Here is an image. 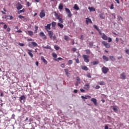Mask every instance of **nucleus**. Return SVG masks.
Returning <instances> with one entry per match:
<instances>
[{
	"label": "nucleus",
	"instance_id": "10",
	"mask_svg": "<svg viewBox=\"0 0 129 129\" xmlns=\"http://www.w3.org/2000/svg\"><path fill=\"white\" fill-rule=\"evenodd\" d=\"M44 28L46 31L48 32L49 30H51V24H47Z\"/></svg>",
	"mask_w": 129,
	"mask_h": 129
},
{
	"label": "nucleus",
	"instance_id": "42",
	"mask_svg": "<svg viewBox=\"0 0 129 129\" xmlns=\"http://www.w3.org/2000/svg\"><path fill=\"white\" fill-rule=\"evenodd\" d=\"M52 38L53 41H56V40H57V37H56V35H54L53 36H52Z\"/></svg>",
	"mask_w": 129,
	"mask_h": 129
},
{
	"label": "nucleus",
	"instance_id": "17",
	"mask_svg": "<svg viewBox=\"0 0 129 129\" xmlns=\"http://www.w3.org/2000/svg\"><path fill=\"white\" fill-rule=\"evenodd\" d=\"M85 97H84V96H82L81 98H82V99H87V97L88 98H91V96L89 95H85Z\"/></svg>",
	"mask_w": 129,
	"mask_h": 129
},
{
	"label": "nucleus",
	"instance_id": "44",
	"mask_svg": "<svg viewBox=\"0 0 129 129\" xmlns=\"http://www.w3.org/2000/svg\"><path fill=\"white\" fill-rule=\"evenodd\" d=\"M58 21H59V23H60V24H63V23L64 22V21H63L62 20V18H60L59 20H58Z\"/></svg>",
	"mask_w": 129,
	"mask_h": 129
},
{
	"label": "nucleus",
	"instance_id": "35",
	"mask_svg": "<svg viewBox=\"0 0 129 129\" xmlns=\"http://www.w3.org/2000/svg\"><path fill=\"white\" fill-rule=\"evenodd\" d=\"M23 8V6H22V5H19L17 7V10H21L22 8Z\"/></svg>",
	"mask_w": 129,
	"mask_h": 129
},
{
	"label": "nucleus",
	"instance_id": "64",
	"mask_svg": "<svg viewBox=\"0 0 129 129\" xmlns=\"http://www.w3.org/2000/svg\"><path fill=\"white\" fill-rule=\"evenodd\" d=\"M110 9L111 10H113V9H114V8L113 7V5L112 4L111 7H110Z\"/></svg>",
	"mask_w": 129,
	"mask_h": 129
},
{
	"label": "nucleus",
	"instance_id": "29",
	"mask_svg": "<svg viewBox=\"0 0 129 129\" xmlns=\"http://www.w3.org/2000/svg\"><path fill=\"white\" fill-rule=\"evenodd\" d=\"M54 16L56 18V19H58L59 17H60V15L58 14L56 12H54Z\"/></svg>",
	"mask_w": 129,
	"mask_h": 129
},
{
	"label": "nucleus",
	"instance_id": "62",
	"mask_svg": "<svg viewBox=\"0 0 129 129\" xmlns=\"http://www.w3.org/2000/svg\"><path fill=\"white\" fill-rule=\"evenodd\" d=\"M8 28V25H4V29L6 30Z\"/></svg>",
	"mask_w": 129,
	"mask_h": 129
},
{
	"label": "nucleus",
	"instance_id": "19",
	"mask_svg": "<svg viewBox=\"0 0 129 129\" xmlns=\"http://www.w3.org/2000/svg\"><path fill=\"white\" fill-rule=\"evenodd\" d=\"M20 100L21 102H22V100L25 101V100H26V97H25L24 95L22 96L21 97H20Z\"/></svg>",
	"mask_w": 129,
	"mask_h": 129
},
{
	"label": "nucleus",
	"instance_id": "26",
	"mask_svg": "<svg viewBox=\"0 0 129 129\" xmlns=\"http://www.w3.org/2000/svg\"><path fill=\"white\" fill-rule=\"evenodd\" d=\"M28 33L30 37H32L33 36V35H34V32H33V31H28Z\"/></svg>",
	"mask_w": 129,
	"mask_h": 129
},
{
	"label": "nucleus",
	"instance_id": "39",
	"mask_svg": "<svg viewBox=\"0 0 129 129\" xmlns=\"http://www.w3.org/2000/svg\"><path fill=\"white\" fill-rule=\"evenodd\" d=\"M117 19L119 21H123V19L122 18V17L120 16H118L117 17Z\"/></svg>",
	"mask_w": 129,
	"mask_h": 129
},
{
	"label": "nucleus",
	"instance_id": "63",
	"mask_svg": "<svg viewBox=\"0 0 129 129\" xmlns=\"http://www.w3.org/2000/svg\"><path fill=\"white\" fill-rule=\"evenodd\" d=\"M23 31H22V30H18L17 31H16V33H22Z\"/></svg>",
	"mask_w": 129,
	"mask_h": 129
},
{
	"label": "nucleus",
	"instance_id": "1",
	"mask_svg": "<svg viewBox=\"0 0 129 129\" xmlns=\"http://www.w3.org/2000/svg\"><path fill=\"white\" fill-rule=\"evenodd\" d=\"M102 39L104 41H107L109 43L112 42V39L110 37H107V36L104 34L103 33V35L101 36Z\"/></svg>",
	"mask_w": 129,
	"mask_h": 129
},
{
	"label": "nucleus",
	"instance_id": "50",
	"mask_svg": "<svg viewBox=\"0 0 129 129\" xmlns=\"http://www.w3.org/2000/svg\"><path fill=\"white\" fill-rule=\"evenodd\" d=\"M113 110L114 111H115V112H116V111H117V108H116V107H113Z\"/></svg>",
	"mask_w": 129,
	"mask_h": 129
},
{
	"label": "nucleus",
	"instance_id": "24",
	"mask_svg": "<svg viewBox=\"0 0 129 129\" xmlns=\"http://www.w3.org/2000/svg\"><path fill=\"white\" fill-rule=\"evenodd\" d=\"M57 26L58 27H59V28H60V29H63V28H64V25H63V24H61L60 23H57Z\"/></svg>",
	"mask_w": 129,
	"mask_h": 129
},
{
	"label": "nucleus",
	"instance_id": "16",
	"mask_svg": "<svg viewBox=\"0 0 129 129\" xmlns=\"http://www.w3.org/2000/svg\"><path fill=\"white\" fill-rule=\"evenodd\" d=\"M120 77L122 79H126V76H125V74L124 73H122L120 74Z\"/></svg>",
	"mask_w": 129,
	"mask_h": 129
},
{
	"label": "nucleus",
	"instance_id": "25",
	"mask_svg": "<svg viewBox=\"0 0 129 129\" xmlns=\"http://www.w3.org/2000/svg\"><path fill=\"white\" fill-rule=\"evenodd\" d=\"M58 9L59 10H63V4L62 3H60L58 6Z\"/></svg>",
	"mask_w": 129,
	"mask_h": 129
},
{
	"label": "nucleus",
	"instance_id": "7",
	"mask_svg": "<svg viewBox=\"0 0 129 129\" xmlns=\"http://www.w3.org/2000/svg\"><path fill=\"white\" fill-rule=\"evenodd\" d=\"M102 44L105 47V48H110V44H109V43H107L104 41H103L102 42Z\"/></svg>",
	"mask_w": 129,
	"mask_h": 129
},
{
	"label": "nucleus",
	"instance_id": "18",
	"mask_svg": "<svg viewBox=\"0 0 129 129\" xmlns=\"http://www.w3.org/2000/svg\"><path fill=\"white\" fill-rule=\"evenodd\" d=\"M76 80H77V81H78V82H77V84H76V86H77V85H78V84H79L80 83V82H81V80H80V78H79V77H77L76 78Z\"/></svg>",
	"mask_w": 129,
	"mask_h": 129
},
{
	"label": "nucleus",
	"instance_id": "40",
	"mask_svg": "<svg viewBox=\"0 0 129 129\" xmlns=\"http://www.w3.org/2000/svg\"><path fill=\"white\" fill-rule=\"evenodd\" d=\"M52 56L53 58H57V54L55 53H52Z\"/></svg>",
	"mask_w": 129,
	"mask_h": 129
},
{
	"label": "nucleus",
	"instance_id": "38",
	"mask_svg": "<svg viewBox=\"0 0 129 129\" xmlns=\"http://www.w3.org/2000/svg\"><path fill=\"white\" fill-rule=\"evenodd\" d=\"M94 28L97 30V31H99V28L97 27V26L94 25H93Z\"/></svg>",
	"mask_w": 129,
	"mask_h": 129
},
{
	"label": "nucleus",
	"instance_id": "14",
	"mask_svg": "<svg viewBox=\"0 0 129 129\" xmlns=\"http://www.w3.org/2000/svg\"><path fill=\"white\" fill-rule=\"evenodd\" d=\"M91 100L92 102H93L94 105H96V106L97 105V101L96 100V99L95 98H93L91 99Z\"/></svg>",
	"mask_w": 129,
	"mask_h": 129
},
{
	"label": "nucleus",
	"instance_id": "36",
	"mask_svg": "<svg viewBox=\"0 0 129 129\" xmlns=\"http://www.w3.org/2000/svg\"><path fill=\"white\" fill-rule=\"evenodd\" d=\"M85 52H86V53L87 54V55H89V54H90V53H91L90 50L89 49L85 50Z\"/></svg>",
	"mask_w": 129,
	"mask_h": 129
},
{
	"label": "nucleus",
	"instance_id": "23",
	"mask_svg": "<svg viewBox=\"0 0 129 129\" xmlns=\"http://www.w3.org/2000/svg\"><path fill=\"white\" fill-rule=\"evenodd\" d=\"M102 58L103 60H104V61H106V62H107L108 61V58L107 57V56L103 55Z\"/></svg>",
	"mask_w": 129,
	"mask_h": 129
},
{
	"label": "nucleus",
	"instance_id": "60",
	"mask_svg": "<svg viewBox=\"0 0 129 129\" xmlns=\"http://www.w3.org/2000/svg\"><path fill=\"white\" fill-rule=\"evenodd\" d=\"M3 19H8V16L5 15L3 17Z\"/></svg>",
	"mask_w": 129,
	"mask_h": 129
},
{
	"label": "nucleus",
	"instance_id": "34",
	"mask_svg": "<svg viewBox=\"0 0 129 129\" xmlns=\"http://www.w3.org/2000/svg\"><path fill=\"white\" fill-rule=\"evenodd\" d=\"M99 17H100V19H102V20H104V19L105 18L104 17V16H103V14H99Z\"/></svg>",
	"mask_w": 129,
	"mask_h": 129
},
{
	"label": "nucleus",
	"instance_id": "47",
	"mask_svg": "<svg viewBox=\"0 0 129 129\" xmlns=\"http://www.w3.org/2000/svg\"><path fill=\"white\" fill-rule=\"evenodd\" d=\"M76 63H77V64H79V63H80V62L79 61V58H77L76 59Z\"/></svg>",
	"mask_w": 129,
	"mask_h": 129
},
{
	"label": "nucleus",
	"instance_id": "11",
	"mask_svg": "<svg viewBox=\"0 0 129 129\" xmlns=\"http://www.w3.org/2000/svg\"><path fill=\"white\" fill-rule=\"evenodd\" d=\"M86 25H88V24H92V21H91V19H90V18H87L86 19Z\"/></svg>",
	"mask_w": 129,
	"mask_h": 129
},
{
	"label": "nucleus",
	"instance_id": "45",
	"mask_svg": "<svg viewBox=\"0 0 129 129\" xmlns=\"http://www.w3.org/2000/svg\"><path fill=\"white\" fill-rule=\"evenodd\" d=\"M90 47H93V43L92 42H90L89 44Z\"/></svg>",
	"mask_w": 129,
	"mask_h": 129
},
{
	"label": "nucleus",
	"instance_id": "13",
	"mask_svg": "<svg viewBox=\"0 0 129 129\" xmlns=\"http://www.w3.org/2000/svg\"><path fill=\"white\" fill-rule=\"evenodd\" d=\"M28 54L29 55V56H30V57L31 58H33V57H34V55H33V50H30L28 49Z\"/></svg>",
	"mask_w": 129,
	"mask_h": 129
},
{
	"label": "nucleus",
	"instance_id": "2",
	"mask_svg": "<svg viewBox=\"0 0 129 129\" xmlns=\"http://www.w3.org/2000/svg\"><path fill=\"white\" fill-rule=\"evenodd\" d=\"M82 57L84 59V62H85L86 63H88V62H89V55L83 54Z\"/></svg>",
	"mask_w": 129,
	"mask_h": 129
},
{
	"label": "nucleus",
	"instance_id": "46",
	"mask_svg": "<svg viewBox=\"0 0 129 129\" xmlns=\"http://www.w3.org/2000/svg\"><path fill=\"white\" fill-rule=\"evenodd\" d=\"M18 18H19V19H25V17L23 16H22V15H19V16H18Z\"/></svg>",
	"mask_w": 129,
	"mask_h": 129
},
{
	"label": "nucleus",
	"instance_id": "12",
	"mask_svg": "<svg viewBox=\"0 0 129 129\" xmlns=\"http://www.w3.org/2000/svg\"><path fill=\"white\" fill-rule=\"evenodd\" d=\"M84 89H85L86 90H89V89H90V86H89V84H86L84 85Z\"/></svg>",
	"mask_w": 129,
	"mask_h": 129
},
{
	"label": "nucleus",
	"instance_id": "21",
	"mask_svg": "<svg viewBox=\"0 0 129 129\" xmlns=\"http://www.w3.org/2000/svg\"><path fill=\"white\" fill-rule=\"evenodd\" d=\"M88 10H89L90 12H95L96 11L95 8L90 7H88Z\"/></svg>",
	"mask_w": 129,
	"mask_h": 129
},
{
	"label": "nucleus",
	"instance_id": "48",
	"mask_svg": "<svg viewBox=\"0 0 129 129\" xmlns=\"http://www.w3.org/2000/svg\"><path fill=\"white\" fill-rule=\"evenodd\" d=\"M68 63H69V64H72L73 63V61L72 60L70 59L68 61Z\"/></svg>",
	"mask_w": 129,
	"mask_h": 129
},
{
	"label": "nucleus",
	"instance_id": "8",
	"mask_svg": "<svg viewBox=\"0 0 129 129\" xmlns=\"http://www.w3.org/2000/svg\"><path fill=\"white\" fill-rule=\"evenodd\" d=\"M39 36L40 37H41L42 38H43V40H46V39H47V37H46V35L43 32H40L39 33Z\"/></svg>",
	"mask_w": 129,
	"mask_h": 129
},
{
	"label": "nucleus",
	"instance_id": "57",
	"mask_svg": "<svg viewBox=\"0 0 129 129\" xmlns=\"http://www.w3.org/2000/svg\"><path fill=\"white\" fill-rule=\"evenodd\" d=\"M34 28H35V30L36 31H38V26L35 25V26H34Z\"/></svg>",
	"mask_w": 129,
	"mask_h": 129
},
{
	"label": "nucleus",
	"instance_id": "58",
	"mask_svg": "<svg viewBox=\"0 0 129 129\" xmlns=\"http://www.w3.org/2000/svg\"><path fill=\"white\" fill-rule=\"evenodd\" d=\"M31 4L30 3V2H27V6L28 7H31Z\"/></svg>",
	"mask_w": 129,
	"mask_h": 129
},
{
	"label": "nucleus",
	"instance_id": "37",
	"mask_svg": "<svg viewBox=\"0 0 129 129\" xmlns=\"http://www.w3.org/2000/svg\"><path fill=\"white\" fill-rule=\"evenodd\" d=\"M54 48L55 50H56V51H58L59 50V49H60V47H59V46L58 45H55L54 46Z\"/></svg>",
	"mask_w": 129,
	"mask_h": 129
},
{
	"label": "nucleus",
	"instance_id": "41",
	"mask_svg": "<svg viewBox=\"0 0 129 129\" xmlns=\"http://www.w3.org/2000/svg\"><path fill=\"white\" fill-rule=\"evenodd\" d=\"M42 48H44V49H50V46H49L48 45L46 46H42Z\"/></svg>",
	"mask_w": 129,
	"mask_h": 129
},
{
	"label": "nucleus",
	"instance_id": "32",
	"mask_svg": "<svg viewBox=\"0 0 129 129\" xmlns=\"http://www.w3.org/2000/svg\"><path fill=\"white\" fill-rule=\"evenodd\" d=\"M109 58H110V60H111V61H115V58L114 57V56L110 55Z\"/></svg>",
	"mask_w": 129,
	"mask_h": 129
},
{
	"label": "nucleus",
	"instance_id": "61",
	"mask_svg": "<svg viewBox=\"0 0 129 129\" xmlns=\"http://www.w3.org/2000/svg\"><path fill=\"white\" fill-rule=\"evenodd\" d=\"M80 91L83 93L85 92V90L83 89H80Z\"/></svg>",
	"mask_w": 129,
	"mask_h": 129
},
{
	"label": "nucleus",
	"instance_id": "15",
	"mask_svg": "<svg viewBox=\"0 0 129 129\" xmlns=\"http://www.w3.org/2000/svg\"><path fill=\"white\" fill-rule=\"evenodd\" d=\"M41 59L42 61H43V62L44 64H47L48 63V61H47V60H46L45 59V57H44V56H41Z\"/></svg>",
	"mask_w": 129,
	"mask_h": 129
},
{
	"label": "nucleus",
	"instance_id": "55",
	"mask_svg": "<svg viewBox=\"0 0 129 129\" xmlns=\"http://www.w3.org/2000/svg\"><path fill=\"white\" fill-rule=\"evenodd\" d=\"M73 52H76V48L75 47H73L72 49Z\"/></svg>",
	"mask_w": 129,
	"mask_h": 129
},
{
	"label": "nucleus",
	"instance_id": "54",
	"mask_svg": "<svg viewBox=\"0 0 129 129\" xmlns=\"http://www.w3.org/2000/svg\"><path fill=\"white\" fill-rule=\"evenodd\" d=\"M125 51V53L127 54V55H129V49H126Z\"/></svg>",
	"mask_w": 129,
	"mask_h": 129
},
{
	"label": "nucleus",
	"instance_id": "33",
	"mask_svg": "<svg viewBox=\"0 0 129 129\" xmlns=\"http://www.w3.org/2000/svg\"><path fill=\"white\" fill-rule=\"evenodd\" d=\"M64 40H65V41H69V40H70L69 37H68V36L65 35L64 36Z\"/></svg>",
	"mask_w": 129,
	"mask_h": 129
},
{
	"label": "nucleus",
	"instance_id": "6",
	"mask_svg": "<svg viewBox=\"0 0 129 129\" xmlns=\"http://www.w3.org/2000/svg\"><path fill=\"white\" fill-rule=\"evenodd\" d=\"M65 11L68 14V17L69 18H71V17H72V14L71 13V11H70V9H69L67 8H65Z\"/></svg>",
	"mask_w": 129,
	"mask_h": 129
},
{
	"label": "nucleus",
	"instance_id": "9",
	"mask_svg": "<svg viewBox=\"0 0 129 129\" xmlns=\"http://www.w3.org/2000/svg\"><path fill=\"white\" fill-rule=\"evenodd\" d=\"M47 32H48V36L49 37L50 39H52V38H53V31L51 30H48Z\"/></svg>",
	"mask_w": 129,
	"mask_h": 129
},
{
	"label": "nucleus",
	"instance_id": "52",
	"mask_svg": "<svg viewBox=\"0 0 129 129\" xmlns=\"http://www.w3.org/2000/svg\"><path fill=\"white\" fill-rule=\"evenodd\" d=\"M87 77H88V78H91V75H90V74H88L87 75Z\"/></svg>",
	"mask_w": 129,
	"mask_h": 129
},
{
	"label": "nucleus",
	"instance_id": "3",
	"mask_svg": "<svg viewBox=\"0 0 129 129\" xmlns=\"http://www.w3.org/2000/svg\"><path fill=\"white\" fill-rule=\"evenodd\" d=\"M101 70H102V72H103L104 74H107V72L109 71V69H108V68H107L104 66L101 68Z\"/></svg>",
	"mask_w": 129,
	"mask_h": 129
},
{
	"label": "nucleus",
	"instance_id": "27",
	"mask_svg": "<svg viewBox=\"0 0 129 129\" xmlns=\"http://www.w3.org/2000/svg\"><path fill=\"white\" fill-rule=\"evenodd\" d=\"M99 62L98 61H93V62H91L92 65H97Z\"/></svg>",
	"mask_w": 129,
	"mask_h": 129
},
{
	"label": "nucleus",
	"instance_id": "20",
	"mask_svg": "<svg viewBox=\"0 0 129 129\" xmlns=\"http://www.w3.org/2000/svg\"><path fill=\"white\" fill-rule=\"evenodd\" d=\"M81 69H82V70H85V71H88V68L85 66H82Z\"/></svg>",
	"mask_w": 129,
	"mask_h": 129
},
{
	"label": "nucleus",
	"instance_id": "59",
	"mask_svg": "<svg viewBox=\"0 0 129 129\" xmlns=\"http://www.w3.org/2000/svg\"><path fill=\"white\" fill-rule=\"evenodd\" d=\"M19 45L20 46H21V47H23V46H25V44H23V43H19Z\"/></svg>",
	"mask_w": 129,
	"mask_h": 129
},
{
	"label": "nucleus",
	"instance_id": "22",
	"mask_svg": "<svg viewBox=\"0 0 129 129\" xmlns=\"http://www.w3.org/2000/svg\"><path fill=\"white\" fill-rule=\"evenodd\" d=\"M74 9L76 11H79V7H78V5L77 4H75L74 6Z\"/></svg>",
	"mask_w": 129,
	"mask_h": 129
},
{
	"label": "nucleus",
	"instance_id": "5",
	"mask_svg": "<svg viewBox=\"0 0 129 129\" xmlns=\"http://www.w3.org/2000/svg\"><path fill=\"white\" fill-rule=\"evenodd\" d=\"M39 17L41 18V19H43V18H44V17H46V13H45V10H42L40 14H39Z\"/></svg>",
	"mask_w": 129,
	"mask_h": 129
},
{
	"label": "nucleus",
	"instance_id": "4",
	"mask_svg": "<svg viewBox=\"0 0 129 129\" xmlns=\"http://www.w3.org/2000/svg\"><path fill=\"white\" fill-rule=\"evenodd\" d=\"M28 46L30 48H32V47H38V44L36 42H31L28 43Z\"/></svg>",
	"mask_w": 129,
	"mask_h": 129
},
{
	"label": "nucleus",
	"instance_id": "56",
	"mask_svg": "<svg viewBox=\"0 0 129 129\" xmlns=\"http://www.w3.org/2000/svg\"><path fill=\"white\" fill-rule=\"evenodd\" d=\"M99 88H100V86H99L98 85L96 86V87H95L96 89H99Z\"/></svg>",
	"mask_w": 129,
	"mask_h": 129
},
{
	"label": "nucleus",
	"instance_id": "30",
	"mask_svg": "<svg viewBox=\"0 0 129 129\" xmlns=\"http://www.w3.org/2000/svg\"><path fill=\"white\" fill-rule=\"evenodd\" d=\"M64 72L66 73V75L68 76V77H69V72H68V70L64 69Z\"/></svg>",
	"mask_w": 129,
	"mask_h": 129
},
{
	"label": "nucleus",
	"instance_id": "31",
	"mask_svg": "<svg viewBox=\"0 0 129 129\" xmlns=\"http://www.w3.org/2000/svg\"><path fill=\"white\" fill-rule=\"evenodd\" d=\"M98 84H99V85H105V82L103 81H100L98 82Z\"/></svg>",
	"mask_w": 129,
	"mask_h": 129
},
{
	"label": "nucleus",
	"instance_id": "28",
	"mask_svg": "<svg viewBox=\"0 0 129 129\" xmlns=\"http://www.w3.org/2000/svg\"><path fill=\"white\" fill-rule=\"evenodd\" d=\"M56 25H57V23H56L55 22H51V26L53 27H56Z\"/></svg>",
	"mask_w": 129,
	"mask_h": 129
},
{
	"label": "nucleus",
	"instance_id": "49",
	"mask_svg": "<svg viewBox=\"0 0 129 129\" xmlns=\"http://www.w3.org/2000/svg\"><path fill=\"white\" fill-rule=\"evenodd\" d=\"M98 32H99V33L100 34V35L101 36V37L103 36V33H101V31L99 29V31H98Z\"/></svg>",
	"mask_w": 129,
	"mask_h": 129
},
{
	"label": "nucleus",
	"instance_id": "53",
	"mask_svg": "<svg viewBox=\"0 0 129 129\" xmlns=\"http://www.w3.org/2000/svg\"><path fill=\"white\" fill-rule=\"evenodd\" d=\"M61 68H65V63H62L61 64Z\"/></svg>",
	"mask_w": 129,
	"mask_h": 129
},
{
	"label": "nucleus",
	"instance_id": "43",
	"mask_svg": "<svg viewBox=\"0 0 129 129\" xmlns=\"http://www.w3.org/2000/svg\"><path fill=\"white\" fill-rule=\"evenodd\" d=\"M58 60H63V58H62L61 57H58L57 58V59H56V58L54 59L55 61H58Z\"/></svg>",
	"mask_w": 129,
	"mask_h": 129
},
{
	"label": "nucleus",
	"instance_id": "51",
	"mask_svg": "<svg viewBox=\"0 0 129 129\" xmlns=\"http://www.w3.org/2000/svg\"><path fill=\"white\" fill-rule=\"evenodd\" d=\"M9 20H13V19H14V17H13V16H9Z\"/></svg>",
	"mask_w": 129,
	"mask_h": 129
}]
</instances>
